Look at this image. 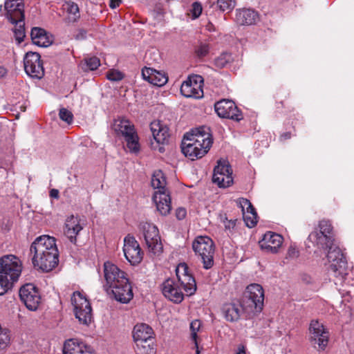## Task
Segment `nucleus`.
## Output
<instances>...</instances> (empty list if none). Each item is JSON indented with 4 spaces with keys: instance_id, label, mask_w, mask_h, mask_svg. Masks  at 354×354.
<instances>
[{
    "instance_id": "nucleus-21",
    "label": "nucleus",
    "mask_w": 354,
    "mask_h": 354,
    "mask_svg": "<svg viewBox=\"0 0 354 354\" xmlns=\"http://www.w3.org/2000/svg\"><path fill=\"white\" fill-rule=\"evenodd\" d=\"M283 243V237L274 232H268L259 241L261 248L271 253H277Z\"/></svg>"
},
{
    "instance_id": "nucleus-24",
    "label": "nucleus",
    "mask_w": 354,
    "mask_h": 354,
    "mask_svg": "<svg viewBox=\"0 0 354 354\" xmlns=\"http://www.w3.org/2000/svg\"><path fill=\"white\" fill-rule=\"evenodd\" d=\"M259 19L257 11L250 8L236 10L235 21L240 26H251L255 24Z\"/></svg>"
},
{
    "instance_id": "nucleus-20",
    "label": "nucleus",
    "mask_w": 354,
    "mask_h": 354,
    "mask_svg": "<svg viewBox=\"0 0 354 354\" xmlns=\"http://www.w3.org/2000/svg\"><path fill=\"white\" fill-rule=\"evenodd\" d=\"M104 274L109 288L120 282V279L127 278L124 272L120 270L117 266L109 261L104 263Z\"/></svg>"
},
{
    "instance_id": "nucleus-57",
    "label": "nucleus",
    "mask_w": 354,
    "mask_h": 354,
    "mask_svg": "<svg viewBox=\"0 0 354 354\" xmlns=\"http://www.w3.org/2000/svg\"><path fill=\"white\" fill-rule=\"evenodd\" d=\"M0 11H2V6H0Z\"/></svg>"
},
{
    "instance_id": "nucleus-52",
    "label": "nucleus",
    "mask_w": 354,
    "mask_h": 354,
    "mask_svg": "<svg viewBox=\"0 0 354 354\" xmlns=\"http://www.w3.org/2000/svg\"><path fill=\"white\" fill-rule=\"evenodd\" d=\"M50 196L54 198H57L59 197V192L57 189H53L50 191Z\"/></svg>"
},
{
    "instance_id": "nucleus-25",
    "label": "nucleus",
    "mask_w": 354,
    "mask_h": 354,
    "mask_svg": "<svg viewBox=\"0 0 354 354\" xmlns=\"http://www.w3.org/2000/svg\"><path fill=\"white\" fill-rule=\"evenodd\" d=\"M153 200L156 205L157 210L162 216L169 214L171 209V197L169 192L156 191Z\"/></svg>"
},
{
    "instance_id": "nucleus-10",
    "label": "nucleus",
    "mask_w": 354,
    "mask_h": 354,
    "mask_svg": "<svg viewBox=\"0 0 354 354\" xmlns=\"http://www.w3.org/2000/svg\"><path fill=\"white\" fill-rule=\"evenodd\" d=\"M75 317L80 324L88 326L93 319L92 308L88 300L80 292H74L71 297Z\"/></svg>"
},
{
    "instance_id": "nucleus-29",
    "label": "nucleus",
    "mask_w": 354,
    "mask_h": 354,
    "mask_svg": "<svg viewBox=\"0 0 354 354\" xmlns=\"http://www.w3.org/2000/svg\"><path fill=\"white\" fill-rule=\"evenodd\" d=\"M135 343L151 341L153 339V330L151 327L146 324H136L132 331Z\"/></svg>"
},
{
    "instance_id": "nucleus-30",
    "label": "nucleus",
    "mask_w": 354,
    "mask_h": 354,
    "mask_svg": "<svg viewBox=\"0 0 354 354\" xmlns=\"http://www.w3.org/2000/svg\"><path fill=\"white\" fill-rule=\"evenodd\" d=\"M241 304L227 303L222 307V313L227 322H234L239 319L243 312Z\"/></svg>"
},
{
    "instance_id": "nucleus-12",
    "label": "nucleus",
    "mask_w": 354,
    "mask_h": 354,
    "mask_svg": "<svg viewBox=\"0 0 354 354\" xmlns=\"http://www.w3.org/2000/svg\"><path fill=\"white\" fill-rule=\"evenodd\" d=\"M24 70L26 74L36 79H41L44 75V69L40 55L35 52H28L24 58Z\"/></svg>"
},
{
    "instance_id": "nucleus-15",
    "label": "nucleus",
    "mask_w": 354,
    "mask_h": 354,
    "mask_svg": "<svg viewBox=\"0 0 354 354\" xmlns=\"http://www.w3.org/2000/svg\"><path fill=\"white\" fill-rule=\"evenodd\" d=\"M19 297L26 308L35 311L41 304V296L38 289L32 283H26L19 290Z\"/></svg>"
},
{
    "instance_id": "nucleus-41",
    "label": "nucleus",
    "mask_w": 354,
    "mask_h": 354,
    "mask_svg": "<svg viewBox=\"0 0 354 354\" xmlns=\"http://www.w3.org/2000/svg\"><path fill=\"white\" fill-rule=\"evenodd\" d=\"M201 326V323L198 319L192 321L190 324V330L192 339L194 341L195 344L197 346V333L199 331Z\"/></svg>"
},
{
    "instance_id": "nucleus-33",
    "label": "nucleus",
    "mask_w": 354,
    "mask_h": 354,
    "mask_svg": "<svg viewBox=\"0 0 354 354\" xmlns=\"http://www.w3.org/2000/svg\"><path fill=\"white\" fill-rule=\"evenodd\" d=\"M24 6L22 0H6L4 3L3 13H8L10 18H12L13 14L15 16L22 17V10Z\"/></svg>"
},
{
    "instance_id": "nucleus-43",
    "label": "nucleus",
    "mask_w": 354,
    "mask_h": 354,
    "mask_svg": "<svg viewBox=\"0 0 354 354\" xmlns=\"http://www.w3.org/2000/svg\"><path fill=\"white\" fill-rule=\"evenodd\" d=\"M319 229L318 232L324 234L326 235H331V232L333 230L332 225L328 221H321L319 223Z\"/></svg>"
},
{
    "instance_id": "nucleus-35",
    "label": "nucleus",
    "mask_w": 354,
    "mask_h": 354,
    "mask_svg": "<svg viewBox=\"0 0 354 354\" xmlns=\"http://www.w3.org/2000/svg\"><path fill=\"white\" fill-rule=\"evenodd\" d=\"M64 10L67 14V20L69 22H76L80 17L78 5L71 1L64 2L62 6Z\"/></svg>"
},
{
    "instance_id": "nucleus-14",
    "label": "nucleus",
    "mask_w": 354,
    "mask_h": 354,
    "mask_svg": "<svg viewBox=\"0 0 354 354\" xmlns=\"http://www.w3.org/2000/svg\"><path fill=\"white\" fill-rule=\"evenodd\" d=\"M123 252L126 259L132 266L139 264L143 258V252L136 239L128 234L124 239Z\"/></svg>"
},
{
    "instance_id": "nucleus-36",
    "label": "nucleus",
    "mask_w": 354,
    "mask_h": 354,
    "mask_svg": "<svg viewBox=\"0 0 354 354\" xmlns=\"http://www.w3.org/2000/svg\"><path fill=\"white\" fill-rule=\"evenodd\" d=\"M135 351L137 354H156L153 340L136 343Z\"/></svg>"
},
{
    "instance_id": "nucleus-17",
    "label": "nucleus",
    "mask_w": 354,
    "mask_h": 354,
    "mask_svg": "<svg viewBox=\"0 0 354 354\" xmlns=\"http://www.w3.org/2000/svg\"><path fill=\"white\" fill-rule=\"evenodd\" d=\"M216 113L221 118L240 121L243 119V115L235 103L229 100H221L214 105Z\"/></svg>"
},
{
    "instance_id": "nucleus-7",
    "label": "nucleus",
    "mask_w": 354,
    "mask_h": 354,
    "mask_svg": "<svg viewBox=\"0 0 354 354\" xmlns=\"http://www.w3.org/2000/svg\"><path fill=\"white\" fill-rule=\"evenodd\" d=\"M326 257L330 274L342 281L347 274V261L341 249L335 244L330 245Z\"/></svg>"
},
{
    "instance_id": "nucleus-31",
    "label": "nucleus",
    "mask_w": 354,
    "mask_h": 354,
    "mask_svg": "<svg viewBox=\"0 0 354 354\" xmlns=\"http://www.w3.org/2000/svg\"><path fill=\"white\" fill-rule=\"evenodd\" d=\"M30 36L33 44L39 47H48L53 42L46 31L41 28L35 27L32 28Z\"/></svg>"
},
{
    "instance_id": "nucleus-38",
    "label": "nucleus",
    "mask_w": 354,
    "mask_h": 354,
    "mask_svg": "<svg viewBox=\"0 0 354 354\" xmlns=\"http://www.w3.org/2000/svg\"><path fill=\"white\" fill-rule=\"evenodd\" d=\"M209 52V45L206 42H200L195 48V53L200 58L207 56Z\"/></svg>"
},
{
    "instance_id": "nucleus-2",
    "label": "nucleus",
    "mask_w": 354,
    "mask_h": 354,
    "mask_svg": "<svg viewBox=\"0 0 354 354\" xmlns=\"http://www.w3.org/2000/svg\"><path fill=\"white\" fill-rule=\"evenodd\" d=\"M177 281L167 279L162 284V292L169 300L179 304L184 299V290L187 296L194 295L196 290V283L194 277L189 272L185 263H180L176 269Z\"/></svg>"
},
{
    "instance_id": "nucleus-50",
    "label": "nucleus",
    "mask_w": 354,
    "mask_h": 354,
    "mask_svg": "<svg viewBox=\"0 0 354 354\" xmlns=\"http://www.w3.org/2000/svg\"><path fill=\"white\" fill-rule=\"evenodd\" d=\"M122 0H110V3H109V6L114 9L117 7L119 6V5L120 4Z\"/></svg>"
},
{
    "instance_id": "nucleus-8",
    "label": "nucleus",
    "mask_w": 354,
    "mask_h": 354,
    "mask_svg": "<svg viewBox=\"0 0 354 354\" xmlns=\"http://www.w3.org/2000/svg\"><path fill=\"white\" fill-rule=\"evenodd\" d=\"M308 340L311 346L318 351H324L328 346V330L317 319H313L309 324Z\"/></svg>"
},
{
    "instance_id": "nucleus-19",
    "label": "nucleus",
    "mask_w": 354,
    "mask_h": 354,
    "mask_svg": "<svg viewBox=\"0 0 354 354\" xmlns=\"http://www.w3.org/2000/svg\"><path fill=\"white\" fill-rule=\"evenodd\" d=\"M84 223L78 216L71 215L68 216L64 225V234L72 243L77 241V236L82 230Z\"/></svg>"
},
{
    "instance_id": "nucleus-11",
    "label": "nucleus",
    "mask_w": 354,
    "mask_h": 354,
    "mask_svg": "<svg viewBox=\"0 0 354 354\" xmlns=\"http://www.w3.org/2000/svg\"><path fill=\"white\" fill-rule=\"evenodd\" d=\"M141 229L146 245L149 251L154 254L161 253L162 251V244L158 227L153 223L146 222L141 224Z\"/></svg>"
},
{
    "instance_id": "nucleus-51",
    "label": "nucleus",
    "mask_w": 354,
    "mask_h": 354,
    "mask_svg": "<svg viewBox=\"0 0 354 354\" xmlns=\"http://www.w3.org/2000/svg\"><path fill=\"white\" fill-rule=\"evenodd\" d=\"M7 73V69L4 66L0 65V78H3L4 77H6Z\"/></svg>"
},
{
    "instance_id": "nucleus-22",
    "label": "nucleus",
    "mask_w": 354,
    "mask_h": 354,
    "mask_svg": "<svg viewBox=\"0 0 354 354\" xmlns=\"http://www.w3.org/2000/svg\"><path fill=\"white\" fill-rule=\"evenodd\" d=\"M238 205L241 209L243 218L248 227H253L257 223V214L250 201L241 198L237 201Z\"/></svg>"
},
{
    "instance_id": "nucleus-42",
    "label": "nucleus",
    "mask_w": 354,
    "mask_h": 354,
    "mask_svg": "<svg viewBox=\"0 0 354 354\" xmlns=\"http://www.w3.org/2000/svg\"><path fill=\"white\" fill-rule=\"evenodd\" d=\"M59 116L62 120L66 122L68 124L73 122V115L66 108H62L59 109Z\"/></svg>"
},
{
    "instance_id": "nucleus-46",
    "label": "nucleus",
    "mask_w": 354,
    "mask_h": 354,
    "mask_svg": "<svg viewBox=\"0 0 354 354\" xmlns=\"http://www.w3.org/2000/svg\"><path fill=\"white\" fill-rule=\"evenodd\" d=\"M202 10L203 8L200 3L194 2L192 4V8L191 12L194 18L198 17L201 15Z\"/></svg>"
},
{
    "instance_id": "nucleus-45",
    "label": "nucleus",
    "mask_w": 354,
    "mask_h": 354,
    "mask_svg": "<svg viewBox=\"0 0 354 354\" xmlns=\"http://www.w3.org/2000/svg\"><path fill=\"white\" fill-rule=\"evenodd\" d=\"M106 77L110 81L117 82L123 79L124 75L118 70H110L106 73Z\"/></svg>"
},
{
    "instance_id": "nucleus-13",
    "label": "nucleus",
    "mask_w": 354,
    "mask_h": 354,
    "mask_svg": "<svg viewBox=\"0 0 354 354\" xmlns=\"http://www.w3.org/2000/svg\"><path fill=\"white\" fill-rule=\"evenodd\" d=\"M203 78L198 75L189 76L183 82L180 93L186 97L199 99L203 96Z\"/></svg>"
},
{
    "instance_id": "nucleus-26",
    "label": "nucleus",
    "mask_w": 354,
    "mask_h": 354,
    "mask_svg": "<svg viewBox=\"0 0 354 354\" xmlns=\"http://www.w3.org/2000/svg\"><path fill=\"white\" fill-rule=\"evenodd\" d=\"M154 140L160 144H165L169 138V128L160 120H155L150 124Z\"/></svg>"
},
{
    "instance_id": "nucleus-37",
    "label": "nucleus",
    "mask_w": 354,
    "mask_h": 354,
    "mask_svg": "<svg viewBox=\"0 0 354 354\" xmlns=\"http://www.w3.org/2000/svg\"><path fill=\"white\" fill-rule=\"evenodd\" d=\"M233 59L232 55L230 53H224L215 58L214 62V65L220 68L225 67Z\"/></svg>"
},
{
    "instance_id": "nucleus-56",
    "label": "nucleus",
    "mask_w": 354,
    "mask_h": 354,
    "mask_svg": "<svg viewBox=\"0 0 354 354\" xmlns=\"http://www.w3.org/2000/svg\"><path fill=\"white\" fill-rule=\"evenodd\" d=\"M284 136H285V138H290V135L289 134H285Z\"/></svg>"
},
{
    "instance_id": "nucleus-3",
    "label": "nucleus",
    "mask_w": 354,
    "mask_h": 354,
    "mask_svg": "<svg viewBox=\"0 0 354 354\" xmlns=\"http://www.w3.org/2000/svg\"><path fill=\"white\" fill-rule=\"evenodd\" d=\"M212 142L209 129L201 127L184 135L181 150L186 157L194 160L203 157L209 150Z\"/></svg>"
},
{
    "instance_id": "nucleus-6",
    "label": "nucleus",
    "mask_w": 354,
    "mask_h": 354,
    "mask_svg": "<svg viewBox=\"0 0 354 354\" xmlns=\"http://www.w3.org/2000/svg\"><path fill=\"white\" fill-rule=\"evenodd\" d=\"M195 254L203 263L205 269H209L214 265L215 247L213 241L207 236H197L192 243Z\"/></svg>"
},
{
    "instance_id": "nucleus-55",
    "label": "nucleus",
    "mask_w": 354,
    "mask_h": 354,
    "mask_svg": "<svg viewBox=\"0 0 354 354\" xmlns=\"http://www.w3.org/2000/svg\"><path fill=\"white\" fill-rule=\"evenodd\" d=\"M195 346L196 347V354H200V351H199V349H198V345L196 346V345L195 344Z\"/></svg>"
},
{
    "instance_id": "nucleus-53",
    "label": "nucleus",
    "mask_w": 354,
    "mask_h": 354,
    "mask_svg": "<svg viewBox=\"0 0 354 354\" xmlns=\"http://www.w3.org/2000/svg\"><path fill=\"white\" fill-rule=\"evenodd\" d=\"M236 354H245V351L243 347L239 348V351Z\"/></svg>"
},
{
    "instance_id": "nucleus-4",
    "label": "nucleus",
    "mask_w": 354,
    "mask_h": 354,
    "mask_svg": "<svg viewBox=\"0 0 354 354\" xmlns=\"http://www.w3.org/2000/svg\"><path fill=\"white\" fill-rule=\"evenodd\" d=\"M22 272V263L15 255H6L0 259V295L10 290Z\"/></svg>"
},
{
    "instance_id": "nucleus-44",
    "label": "nucleus",
    "mask_w": 354,
    "mask_h": 354,
    "mask_svg": "<svg viewBox=\"0 0 354 354\" xmlns=\"http://www.w3.org/2000/svg\"><path fill=\"white\" fill-rule=\"evenodd\" d=\"M221 221L224 225L225 230L232 232L236 226V219H228V218L224 215L221 216Z\"/></svg>"
},
{
    "instance_id": "nucleus-27",
    "label": "nucleus",
    "mask_w": 354,
    "mask_h": 354,
    "mask_svg": "<svg viewBox=\"0 0 354 354\" xmlns=\"http://www.w3.org/2000/svg\"><path fill=\"white\" fill-rule=\"evenodd\" d=\"M142 75L145 80L157 86H164L168 80L165 73L152 68H144L142 70Z\"/></svg>"
},
{
    "instance_id": "nucleus-16",
    "label": "nucleus",
    "mask_w": 354,
    "mask_h": 354,
    "mask_svg": "<svg viewBox=\"0 0 354 354\" xmlns=\"http://www.w3.org/2000/svg\"><path fill=\"white\" fill-rule=\"evenodd\" d=\"M232 174V171L229 163L225 160H219L214 169L213 183L217 184L219 187H227L233 183Z\"/></svg>"
},
{
    "instance_id": "nucleus-9",
    "label": "nucleus",
    "mask_w": 354,
    "mask_h": 354,
    "mask_svg": "<svg viewBox=\"0 0 354 354\" xmlns=\"http://www.w3.org/2000/svg\"><path fill=\"white\" fill-rule=\"evenodd\" d=\"M113 129L118 134H121L127 142V146L131 152L137 153L140 150L138 136L136 132L133 124L128 120H115Z\"/></svg>"
},
{
    "instance_id": "nucleus-49",
    "label": "nucleus",
    "mask_w": 354,
    "mask_h": 354,
    "mask_svg": "<svg viewBox=\"0 0 354 354\" xmlns=\"http://www.w3.org/2000/svg\"><path fill=\"white\" fill-rule=\"evenodd\" d=\"M86 37V31L83 29L78 30L75 35V38L77 40L84 39Z\"/></svg>"
},
{
    "instance_id": "nucleus-39",
    "label": "nucleus",
    "mask_w": 354,
    "mask_h": 354,
    "mask_svg": "<svg viewBox=\"0 0 354 354\" xmlns=\"http://www.w3.org/2000/svg\"><path fill=\"white\" fill-rule=\"evenodd\" d=\"M217 6L222 11H231L235 6L234 0H217Z\"/></svg>"
},
{
    "instance_id": "nucleus-40",
    "label": "nucleus",
    "mask_w": 354,
    "mask_h": 354,
    "mask_svg": "<svg viewBox=\"0 0 354 354\" xmlns=\"http://www.w3.org/2000/svg\"><path fill=\"white\" fill-rule=\"evenodd\" d=\"M84 65L86 67V69L94 71L100 66V62L97 57H92L84 59Z\"/></svg>"
},
{
    "instance_id": "nucleus-32",
    "label": "nucleus",
    "mask_w": 354,
    "mask_h": 354,
    "mask_svg": "<svg viewBox=\"0 0 354 354\" xmlns=\"http://www.w3.org/2000/svg\"><path fill=\"white\" fill-rule=\"evenodd\" d=\"M6 17L13 24H15L14 29V33L16 40L19 44L24 41L26 36L25 27H24V9L22 10V17L15 16V14L12 15V18H10L8 13H3Z\"/></svg>"
},
{
    "instance_id": "nucleus-47",
    "label": "nucleus",
    "mask_w": 354,
    "mask_h": 354,
    "mask_svg": "<svg viewBox=\"0 0 354 354\" xmlns=\"http://www.w3.org/2000/svg\"><path fill=\"white\" fill-rule=\"evenodd\" d=\"M187 215V210L184 207H178L176 210V216L178 220H183Z\"/></svg>"
},
{
    "instance_id": "nucleus-5",
    "label": "nucleus",
    "mask_w": 354,
    "mask_h": 354,
    "mask_svg": "<svg viewBox=\"0 0 354 354\" xmlns=\"http://www.w3.org/2000/svg\"><path fill=\"white\" fill-rule=\"evenodd\" d=\"M263 301L264 291L262 286L257 283H252L247 286L241 306L245 313L250 315L261 311Z\"/></svg>"
},
{
    "instance_id": "nucleus-1",
    "label": "nucleus",
    "mask_w": 354,
    "mask_h": 354,
    "mask_svg": "<svg viewBox=\"0 0 354 354\" xmlns=\"http://www.w3.org/2000/svg\"><path fill=\"white\" fill-rule=\"evenodd\" d=\"M30 254L34 267L49 272L59 263V251L54 237L41 235L37 237L30 248Z\"/></svg>"
},
{
    "instance_id": "nucleus-23",
    "label": "nucleus",
    "mask_w": 354,
    "mask_h": 354,
    "mask_svg": "<svg viewBox=\"0 0 354 354\" xmlns=\"http://www.w3.org/2000/svg\"><path fill=\"white\" fill-rule=\"evenodd\" d=\"M63 354H92L91 347L76 338L65 341L63 347Z\"/></svg>"
},
{
    "instance_id": "nucleus-34",
    "label": "nucleus",
    "mask_w": 354,
    "mask_h": 354,
    "mask_svg": "<svg viewBox=\"0 0 354 354\" xmlns=\"http://www.w3.org/2000/svg\"><path fill=\"white\" fill-rule=\"evenodd\" d=\"M151 184L152 187L156 191L169 192L166 187V178L161 170H156L151 176Z\"/></svg>"
},
{
    "instance_id": "nucleus-54",
    "label": "nucleus",
    "mask_w": 354,
    "mask_h": 354,
    "mask_svg": "<svg viewBox=\"0 0 354 354\" xmlns=\"http://www.w3.org/2000/svg\"><path fill=\"white\" fill-rule=\"evenodd\" d=\"M212 24H209L207 26V30H209V31H211V30H212Z\"/></svg>"
},
{
    "instance_id": "nucleus-28",
    "label": "nucleus",
    "mask_w": 354,
    "mask_h": 354,
    "mask_svg": "<svg viewBox=\"0 0 354 354\" xmlns=\"http://www.w3.org/2000/svg\"><path fill=\"white\" fill-rule=\"evenodd\" d=\"M308 241L311 243L313 246L324 250L334 244V239L331 235H326L318 232L317 230H315L309 234Z\"/></svg>"
},
{
    "instance_id": "nucleus-48",
    "label": "nucleus",
    "mask_w": 354,
    "mask_h": 354,
    "mask_svg": "<svg viewBox=\"0 0 354 354\" xmlns=\"http://www.w3.org/2000/svg\"><path fill=\"white\" fill-rule=\"evenodd\" d=\"M288 256L292 259L297 257L299 256L298 250L293 246H290L288 250Z\"/></svg>"
},
{
    "instance_id": "nucleus-18",
    "label": "nucleus",
    "mask_w": 354,
    "mask_h": 354,
    "mask_svg": "<svg viewBox=\"0 0 354 354\" xmlns=\"http://www.w3.org/2000/svg\"><path fill=\"white\" fill-rule=\"evenodd\" d=\"M110 288L115 299L121 303L127 304L133 297L131 286L127 278L120 279V282Z\"/></svg>"
}]
</instances>
